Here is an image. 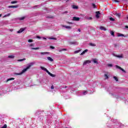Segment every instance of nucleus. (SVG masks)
I'll return each instance as SVG.
<instances>
[{"instance_id": "obj_1", "label": "nucleus", "mask_w": 128, "mask_h": 128, "mask_svg": "<svg viewBox=\"0 0 128 128\" xmlns=\"http://www.w3.org/2000/svg\"><path fill=\"white\" fill-rule=\"evenodd\" d=\"M34 64V62H32L29 63L28 64V66H26V68L23 69L22 70V72H21L16 73V74H16L17 76H20V74H24V72H26V70H28L29 68H30V67L32 66Z\"/></svg>"}, {"instance_id": "obj_2", "label": "nucleus", "mask_w": 128, "mask_h": 128, "mask_svg": "<svg viewBox=\"0 0 128 128\" xmlns=\"http://www.w3.org/2000/svg\"><path fill=\"white\" fill-rule=\"evenodd\" d=\"M116 68H118V70H122V72H126V70H124L122 69V68H121L120 66H118V65H116Z\"/></svg>"}, {"instance_id": "obj_3", "label": "nucleus", "mask_w": 128, "mask_h": 128, "mask_svg": "<svg viewBox=\"0 0 128 128\" xmlns=\"http://www.w3.org/2000/svg\"><path fill=\"white\" fill-rule=\"evenodd\" d=\"M91 62L90 60H86L84 61L83 63V66H86L88 64H90Z\"/></svg>"}, {"instance_id": "obj_4", "label": "nucleus", "mask_w": 128, "mask_h": 128, "mask_svg": "<svg viewBox=\"0 0 128 128\" xmlns=\"http://www.w3.org/2000/svg\"><path fill=\"white\" fill-rule=\"evenodd\" d=\"M72 20L75 22H78L80 21V18L74 16L72 18Z\"/></svg>"}, {"instance_id": "obj_5", "label": "nucleus", "mask_w": 128, "mask_h": 128, "mask_svg": "<svg viewBox=\"0 0 128 128\" xmlns=\"http://www.w3.org/2000/svg\"><path fill=\"white\" fill-rule=\"evenodd\" d=\"M18 7V5H16V6H8L9 8H17Z\"/></svg>"}, {"instance_id": "obj_6", "label": "nucleus", "mask_w": 128, "mask_h": 128, "mask_svg": "<svg viewBox=\"0 0 128 128\" xmlns=\"http://www.w3.org/2000/svg\"><path fill=\"white\" fill-rule=\"evenodd\" d=\"M96 17L97 18H100V12L99 11H98L96 12Z\"/></svg>"}, {"instance_id": "obj_7", "label": "nucleus", "mask_w": 128, "mask_h": 128, "mask_svg": "<svg viewBox=\"0 0 128 128\" xmlns=\"http://www.w3.org/2000/svg\"><path fill=\"white\" fill-rule=\"evenodd\" d=\"M26 28H21L17 32V34H21V32H24Z\"/></svg>"}, {"instance_id": "obj_8", "label": "nucleus", "mask_w": 128, "mask_h": 128, "mask_svg": "<svg viewBox=\"0 0 128 128\" xmlns=\"http://www.w3.org/2000/svg\"><path fill=\"white\" fill-rule=\"evenodd\" d=\"M113 56H116V58H124V56H122V55H116V54H113Z\"/></svg>"}, {"instance_id": "obj_9", "label": "nucleus", "mask_w": 128, "mask_h": 128, "mask_svg": "<svg viewBox=\"0 0 128 128\" xmlns=\"http://www.w3.org/2000/svg\"><path fill=\"white\" fill-rule=\"evenodd\" d=\"M62 28H66L67 30H70L72 28L70 26H66L64 25H62Z\"/></svg>"}, {"instance_id": "obj_10", "label": "nucleus", "mask_w": 128, "mask_h": 128, "mask_svg": "<svg viewBox=\"0 0 128 128\" xmlns=\"http://www.w3.org/2000/svg\"><path fill=\"white\" fill-rule=\"evenodd\" d=\"M117 36H124V38H126V36H124V34L120 33H118Z\"/></svg>"}, {"instance_id": "obj_11", "label": "nucleus", "mask_w": 128, "mask_h": 128, "mask_svg": "<svg viewBox=\"0 0 128 128\" xmlns=\"http://www.w3.org/2000/svg\"><path fill=\"white\" fill-rule=\"evenodd\" d=\"M70 44H74V46H78V43L76 42H70Z\"/></svg>"}, {"instance_id": "obj_12", "label": "nucleus", "mask_w": 128, "mask_h": 128, "mask_svg": "<svg viewBox=\"0 0 128 128\" xmlns=\"http://www.w3.org/2000/svg\"><path fill=\"white\" fill-rule=\"evenodd\" d=\"M88 49L85 50L84 51L82 52L80 54V56H84V54L86 52H88Z\"/></svg>"}, {"instance_id": "obj_13", "label": "nucleus", "mask_w": 128, "mask_h": 128, "mask_svg": "<svg viewBox=\"0 0 128 128\" xmlns=\"http://www.w3.org/2000/svg\"><path fill=\"white\" fill-rule=\"evenodd\" d=\"M116 16H118V18H120V16H122V13L120 12V13H118L116 12Z\"/></svg>"}, {"instance_id": "obj_14", "label": "nucleus", "mask_w": 128, "mask_h": 128, "mask_svg": "<svg viewBox=\"0 0 128 128\" xmlns=\"http://www.w3.org/2000/svg\"><path fill=\"white\" fill-rule=\"evenodd\" d=\"M40 68H41V70H42L46 72H47V73L48 72V71L44 67L40 66Z\"/></svg>"}, {"instance_id": "obj_15", "label": "nucleus", "mask_w": 128, "mask_h": 128, "mask_svg": "<svg viewBox=\"0 0 128 128\" xmlns=\"http://www.w3.org/2000/svg\"><path fill=\"white\" fill-rule=\"evenodd\" d=\"M47 74H50V76H52V78H55L56 76L55 74L50 73V72H49V71H48V72H47Z\"/></svg>"}, {"instance_id": "obj_16", "label": "nucleus", "mask_w": 128, "mask_h": 128, "mask_svg": "<svg viewBox=\"0 0 128 128\" xmlns=\"http://www.w3.org/2000/svg\"><path fill=\"white\" fill-rule=\"evenodd\" d=\"M26 18V16H24L22 17H20L18 18V20H24V18Z\"/></svg>"}, {"instance_id": "obj_17", "label": "nucleus", "mask_w": 128, "mask_h": 128, "mask_svg": "<svg viewBox=\"0 0 128 128\" xmlns=\"http://www.w3.org/2000/svg\"><path fill=\"white\" fill-rule=\"evenodd\" d=\"M100 30H106V28L102 26L100 27Z\"/></svg>"}, {"instance_id": "obj_18", "label": "nucleus", "mask_w": 128, "mask_h": 128, "mask_svg": "<svg viewBox=\"0 0 128 128\" xmlns=\"http://www.w3.org/2000/svg\"><path fill=\"white\" fill-rule=\"evenodd\" d=\"M72 8L74 10H78V6H76V5H72Z\"/></svg>"}, {"instance_id": "obj_19", "label": "nucleus", "mask_w": 128, "mask_h": 128, "mask_svg": "<svg viewBox=\"0 0 128 128\" xmlns=\"http://www.w3.org/2000/svg\"><path fill=\"white\" fill-rule=\"evenodd\" d=\"M89 46H96V44H94V43H90Z\"/></svg>"}, {"instance_id": "obj_20", "label": "nucleus", "mask_w": 128, "mask_h": 128, "mask_svg": "<svg viewBox=\"0 0 128 128\" xmlns=\"http://www.w3.org/2000/svg\"><path fill=\"white\" fill-rule=\"evenodd\" d=\"M47 58L50 62H54V59L52 58L51 57H48Z\"/></svg>"}, {"instance_id": "obj_21", "label": "nucleus", "mask_w": 128, "mask_h": 128, "mask_svg": "<svg viewBox=\"0 0 128 128\" xmlns=\"http://www.w3.org/2000/svg\"><path fill=\"white\" fill-rule=\"evenodd\" d=\"M92 62H94V64H98V60H96V59H94L93 60H92Z\"/></svg>"}, {"instance_id": "obj_22", "label": "nucleus", "mask_w": 128, "mask_h": 128, "mask_svg": "<svg viewBox=\"0 0 128 128\" xmlns=\"http://www.w3.org/2000/svg\"><path fill=\"white\" fill-rule=\"evenodd\" d=\"M14 80V78H8V79L6 80V82H10V80Z\"/></svg>"}, {"instance_id": "obj_23", "label": "nucleus", "mask_w": 128, "mask_h": 128, "mask_svg": "<svg viewBox=\"0 0 128 128\" xmlns=\"http://www.w3.org/2000/svg\"><path fill=\"white\" fill-rule=\"evenodd\" d=\"M11 4H18V1L16 0L12 1L11 2Z\"/></svg>"}, {"instance_id": "obj_24", "label": "nucleus", "mask_w": 128, "mask_h": 128, "mask_svg": "<svg viewBox=\"0 0 128 128\" xmlns=\"http://www.w3.org/2000/svg\"><path fill=\"white\" fill-rule=\"evenodd\" d=\"M8 58H14V56L11 55V56H9L8 57Z\"/></svg>"}, {"instance_id": "obj_25", "label": "nucleus", "mask_w": 128, "mask_h": 128, "mask_svg": "<svg viewBox=\"0 0 128 128\" xmlns=\"http://www.w3.org/2000/svg\"><path fill=\"white\" fill-rule=\"evenodd\" d=\"M58 50L60 52H64V50H66V48L60 49V50Z\"/></svg>"}, {"instance_id": "obj_26", "label": "nucleus", "mask_w": 128, "mask_h": 128, "mask_svg": "<svg viewBox=\"0 0 128 128\" xmlns=\"http://www.w3.org/2000/svg\"><path fill=\"white\" fill-rule=\"evenodd\" d=\"M110 34H111V35L112 36H114V32L113 31H110Z\"/></svg>"}, {"instance_id": "obj_27", "label": "nucleus", "mask_w": 128, "mask_h": 128, "mask_svg": "<svg viewBox=\"0 0 128 128\" xmlns=\"http://www.w3.org/2000/svg\"><path fill=\"white\" fill-rule=\"evenodd\" d=\"M49 38V40H56V38L50 37V38Z\"/></svg>"}, {"instance_id": "obj_28", "label": "nucleus", "mask_w": 128, "mask_h": 128, "mask_svg": "<svg viewBox=\"0 0 128 128\" xmlns=\"http://www.w3.org/2000/svg\"><path fill=\"white\" fill-rule=\"evenodd\" d=\"M10 16V14L8 13L6 15L4 16V18H6V16Z\"/></svg>"}, {"instance_id": "obj_29", "label": "nucleus", "mask_w": 128, "mask_h": 128, "mask_svg": "<svg viewBox=\"0 0 128 128\" xmlns=\"http://www.w3.org/2000/svg\"><path fill=\"white\" fill-rule=\"evenodd\" d=\"M114 80H116V82H118V78L116 76H114Z\"/></svg>"}, {"instance_id": "obj_30", "label": "nucleus", "mask_w": 128, "mask_h": 128, "mask_svg": "<svg viewBox=\"0 0 128 128\" xmlns=\"http://www.w3.org/2000/svg\"><path fill=\"white\" fill-rule=\"evenodd\" d=\"M86 20H92V17H86Z\"/></svg>"}, {"instance_id": "obj_31", "label": "nucleus", "mask_w": 128, "mask_h": 128, "mask_svg": "<svg viewBox=\"0 0 128 128\" xmlns=\"http://www.w3.org/2000/svg\"><path fill=\"white\" fill-rule=\"evenodd\" d=\"M104 76L106 80H108V75L106 74H104Z\"/></svg>"}, {"instance_id": "obj_32", "label": "nucleus", "mask_w": 128, "mask_h": 128, "mask_svg": "<svg viewBox=\"0 0 128 128\" xmlns=\"http://www.w3.org/2000/svg\"><path fill=\"white\" fill-rule=\"evenodd\" d=\"M110 20H111V22H114V20H115L114 18L112 17L110 18Z\"/></svg>"}, {"instance_id": "obj_33", "label": "nucleus", "mask_w": 128, "mask_h": 128, "mask_svg": "<svg viewBox=\"0 0 128 128\" xmlns=\"http://www.w3.org/2000/svg\"><path fill=\"white\" fill-rule=\"evenodd\" d=\"M48 54V52H40V54Z\"/></svg>"}, {"instance_id": "obj_34", "label": "nucleus", "mask_w": 128, "mask_h": 128, "mask_svg": "<svg viewBox=\"0 0 128 128\" xmlns=\"http://www.w3.org/2000/svg\"><path fill=\"white\" fill-rule=\"evenodd\" d=\"M88 94V91H84L82 92V94L85 96V94Z\"/></svg>"}, {"instance_id": "obj_35", "label": "nucleus", "mask_w": 128, "mask_h": 128, "mask_svg": "<svg viewBox=\"0 0 128 128\" xmlns=\"http://www.w3.org/2000/svg\"><path fill=\"white\" fill-rule=\"evenodd\" d=\"M8 126H6V124H4L3 126L2 127V128H7Z\"/></svg>"}, {"instance_id": "obj_36", "label": "nucleus", "mask_w": 128, "mask_h": 128, "mask_svg": "<svg viewBox=\"0 0 128 128\" xmlns=\"http://www.w3.org/2000/svg\"><path fill=\"white\" fill-rule=\"evenodd\" d=\"M92 6L94 8H96V4H92Z\"/></svg>"}, {"instance_id": "obj_37", "label": "nucleus", "mask_w": 128, "mask_h": 128, "mask_svg": "<svg viewBox=\"0 0 128 128\" xmlns=\"http://www.w3.org/2000/svg\"><path fill=\"white\" fill-rule=\"evenodd\" d=\"M24 60H26V58L20 59L18 60V62H24Z\"/></svg>"}, {"instance_id": "obj_38", "label": "nucleus", "mask_w": 128, "mask_h": 128, "mask_svg": "<svg viewBox=\"0 0 128 128\" xmlns=\"http://www.w3.org/2000/svg\"><path fill=\"white\" fill-rule=\"evenodd\" d=\"M34 42V40H32V39H30L28 40V42Z\"/></svg>"}, {"instance_id": "obj_39", "label": "nucleus", "mask_w": 128, "mask_h": 128, "mask_svg": "<svg viewBox=\"0 0 128 128\" xmlns=\"http://www.w3.org/2000/svg\"><path fill=\"white\" fill-rule=\"evenodd\" d=\"M31 50H40V48H32Z\"/></svg>"}, {"instance_id": "obj_40", "label": "nucleus", "mask_w": 128, "mask_h": 128, "mask_svg": "<svg viewBox=\"0 0 128 128\" xmlns=\"http://www.w3.org/2000/svg\"><path fill=\"white\" fill-rule=\"evenodd\" d=\"M80 52V50H78L74 52V54H78Z\"/></svg>"}, {"instance_id": "obj_41", "label": "nucleus", "mask_w": 128, "mask_h": 128, "mask_svg": "<svg viewBox=\"0 0 128 128\" xmlns=\"http://www.w3.org/2000/svg\"><path fill=\"white\" fill-rule=\"evenodd\" d=\"M108 66L112 68V64H108Z\"/></svg>"}, {"instance_id": "obj_42", "label": "nucleus", "mask_w": 128, "mask_h": 128, "mask_svg": "<svg viewBox=\"0 0 128 128\" xmlns=\"http://www.w3.org/2000/svg\"><path fill=\"white\" fill-rule=\"evenodd\" d=\"M29 46H30V48H32V46H34V44H30Z\"/></svg>"}, {"instance_id": "obj_43", "label": "nucleus", "mask_w": 128, "mask_h": 128, "mask_svg": "<svg viewBox=\"0 0 128 128\" xmlns=\"http://www.w3.org/2000/svg\"><path fill=\"white\" fill-rule=\"evenodd\" d=\"M50 48H51L52 50H54L55 48L52 46H50Z\"/></svg>"}, {"instance_id": "obj_44", "label": "nucleus", "mask_w": 128, "mask_h": 128, "mask_svg": "<svg viewBox=\"0 0 128 128\" xmlns=\"http://www.w3.org/2000/svg\"><path fill=\"white\" fill-rule=\"evenodd\" d=\"M54 85H52V86H51V89L52 90H54Z\"/></svg>"}, {"instance_id": "obj_45", "label": "nucleus", "mask_w": 128, "mask_h": 128, "mask_svg": "<svg viewBox=\"0 0 128 128\" xmlns=\"http://www.w3.org/2000/svg\"><path fill=\"white\" fill-rule=\"evenodd\" d=\"M114 0L116 2H120V1H119V0Z\"/></svg>"}, {"instance_id": "obj_46", "label": "nucleus", "mask_w": 128, "mask_h": 128, "mask_svg": "<svg viewBox=\"0 0 128 128\" xmlns=\"http://www.w3.org/2000/svg\"><path fill=\"white\" fill-rule=\"evenodd\" d=\"M36 38H42L40 36H37Z\"/></svg>"}, {"instance_id": "obj_47", "label": "nucleus", "mask_w": 128, "mask_h": 128, "mask_svg": "<svg viewBox=\"0 0 128 128\" xmlns=\"http://www.w3.org/2000/svg\"><path fill=\"white\" fill-rule=\"evenodd\" d=\"M63 88H68V86H64Z\"/></svg>"}, {"instance_id": "obj_48", "label": "nucleus", "mask_w": 128, "mask_h": 128, "mask_svg": "<svg viewBox=\"0 0 128 128\" xmlns=\"http://www.w3.org/2000/svg\"><path fill=\"white\" fill-rule=\"evenodd\" d=\"M125 28H128V26H125Z\"/></svg>"}, {"instance_id": "obj_49", "label": "nucleus", "mask_w": 128, "mask_h": 128, "mask_svg": "<svg viewBox=\"0 0 128 128\" xmlns=\"http://www.w3.org/2000/svg\"><path fill=\"white\" fill-rule=\"evenodd\" d=\"M78 32H80V29H78Z\"/></svg>"}, {"instance_id": "obj_50", "label": "nucleus", "mask_w": 128, "mask_h": 128, "mask_svg": "<svg viewBox=\"0 0 128 128\" xmlns=\"http://www.w3.org/2000/svg\"><path fill=\"white\" fill-rule=\"evenodd\" d=\"M43 40H46V38H44V37H43Z\"/></svg>"}, {"instance_id": "obj_51", "label": "nucleus", "mask_w": 128, "mask_h": 128, "mask_svg": "<svg viewBox=\"0 0 128 128\" xmlns=\"http://www.w3.org/2000/svg\"><path fill=\"white\" fill-rule=\"evenodd\" d=\"M36 6H34V8H36Z\"/></svg>"}, {"instance_id": "obj_52", "label": "nucleus", "mask_w": 128, "mask_h": 128, "mask_svg": "<svg viewBox=\"0 0 128 128\" xmlns=\"http://www.w3.org/2000/svg\"><path fill=\"white\" fill-rule=\"evenodd\" d=\"M122 2H126V0H122Z\"/></svg>"}, {"instance_id": "obj_53", "label": "nucleus", "mask_w": 128, "mask_h": 128, "mask_svg": "<svg viewBox=\"0 0 128 128\" xmlns=\"http://www.w3.org/2000/svg\"><path fill=\"white\" fill-rule=\"evenodd\" d=\"M65 14H68V12H65Z\"/></svg>"}, {"instance_id": "obj_54", "label": "nucleus", "mask_w": 128, "mask_h": 128, "mask_svg": "<svg viewBox=\"0 0 128 128\" xmlns=\"http://www.w3.org/2000/svg\"><path fill=\"white\" fill-rule=\"evenodd\" d=\"M2 16V14H0V18H1Z\"/></svg>"}, {"instance_id": "obj_55", "label": "nucleus", "mask_w": 128, "mask_h": 128, "mask_svg": "<svg viewBox=\"0 0 128 128\" xmlns=\"http://www.w3.org/2000/svg\"><path fill=\"white\" fill-rule=\"evenodd\" d=\"M66 0V2H68V0Z\"/></svg>"}]
</instances>
